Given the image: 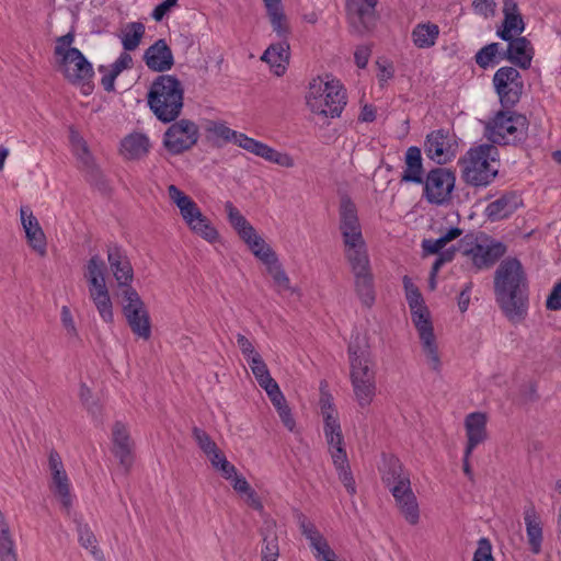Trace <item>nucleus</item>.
<instances>
[{"label":"nucleus","instance_id":"f257e3e1","mask_svg":"<svg viewBox=\"0 0 561 561\" xmlns=\"http://www.w3.org/2000/svg\"><path fill=\"white\" fill-rule=\"evenodd\" d=\"M495 301L512 324L523 322L529 309V284L522 262L506 257L494 273Z\"/></svg>","mask_w":561,"mask_h":561},{"label":"nucleus","instance_id":"f03ea898","mask_svg":"<svg viewBox=\"0 0 561 561\" xmlns=\"http://www.w3.org/2000/svg\"><path fill=\"white\" fill-rule=\"evenodd\" d=\"M75 31L56 38L54 54L58 57L57 64L65 79L73 85L81 87L82 93L89 95L94 89L92 79L94 70L92 64L82 51L71 47L75 42Z\"/></svg>","mask_w":561,"mask_h":561},{"label":"nucleus","instance_id":"7ed1b4c3","mask_svg":"<svg viewBox=\"0 0 561 561\" xmlns=\"http://www.w3.org/2000/svg\"><path fill=\"white\" fill-rule=\"evenodd\" d=\"M379 470L383 484L389 488L404 518L411 525H416L420 519L419 504L409 476L403 474L400 459L394 455L382 454Z\"/></svg>","mask_w":561,"mask_h":561},{"label":"nucleus","instance_id":"20e7f679","mask_svg":"<svg viewBox=\"0 0 561 561\" xmlns=\"http://www.w3.org/2000/svg\"><path fill=\"white\" fill-rule=\"evenodd\" d=\"M402 282L405 291V299L411 311L412 322L419 332L423 351L427 357L431 368L435 371H439L442 364L435 341L430 310L425 305L421 290L413 284L412 279L405 275L403 276Z\"/></svg>","mask_w":561,"mask_h":561},{"label":"nucleus","instance_id":"39448f33","mask_svg":"<svg viewBox=\"0 0 561 561\" xmlns=\"http://www.w3.org/2000/svg\"><path fill=\"white\" fill-rule=\"evenodd\" d=\"M147 103L158 121L168 124L178 119L184 105L181 81L171 75H160L151 83Z\"/></svg>","mask_w":561,"mask_h":561},{"label":"nucleus","instance_id":"423d86ee","mask_svg":"<svg viewBox=\"0 0 561 561\" xmlns=\"http://www.w3.org/2000/svg\"><path fill=\"white\" fill-rule=\"evenodd\" d=\"M351 381L358 404L368 407L376 393L375 371L369 366V351L363 348L358 336L347 347Z\"/></svg>","mask_w":561,"mask_h":561},{"label":"nucleus","instance_id":"0eeeda50","mask_svg":"<svg viewBox=\"0 0 561 561\" xmlns=\"http://www.w3.org/2000/svg\"><path fill=\"white\" fill-rule=\"evenodd\" d=\"M310 111L324 117H339L346 105V91L339 80L312 79L306 95Z\"/></svg>","mask_w":561,"mask_h":561},{"label":"nucleus","instance_id":"6e6552de","mask_svg":"<svg viewBox=\"0 0 561 561\" xmlns=\"http://www.w3.org/2000/svg\"><path fill=\"white\" fill-rule=\"evenodd\" d=\"M528 121L525 115L510 110L500 111L488 123L489 139L497 145H516L527 137Z\"/></svg>","mask_w":561,"mask_h":561},{"label":"nucleus","instance_id":"1a4fd4ad","mask_svg":"<svg viewBox=\"0 0 561 561\" xmlns=\"http://www.w3.org/2000/svg\"><path fill=\"white\" fill-rule=\"evenodd\" d=\"M123 299V314L131 332L138 337L148 341L151 337V320L145 302L135 288L121 293Z\"/></svg>","mask_w":561,"mask_h":561},{"label":"nucleus","instance_id":"9d476101","mask_svg":"<svg viewBox=\"0 0 561 561\" xmlns=\"http://www.w3.org/2000/svg\"><path fill=\"white\" fill-rule=\"evenodd\" d=\"M123 299V314L131 332L138 337L148 341L151 337V320L145 302L135 288L121 293Z\"/></svg>","mask_w":561,"mask_h":561},{"label":"nucleus","instance_id":"9b49d317","mask_svg":"<svg viewBox=\"0 0 561 561\" xmlns=\"http://www.w3.org/2000/svg\"><path fill=\"white\" fill-rule=\"evenodd\" d=\"M499 161V150L494 145L483 144L471 148L459 160L461 175H497L494 163Z\"/></svg>","mask_w":561,"mask_h":561},{"label":"nucleus","instance_id":"f8f14e48","mask_svg":"<svg viewBox=\"0 0 561 561\" xmlns=\"http://www.w3.org/2000/svg\"><path fill=\"white\" fill-rule=\"evenodd\" d=\"M493 84L502 107L505 110L515 107L524 91V81L519 71L515 67H501L493 76Z\"/></svg>","mask_w":561,"mask_h":561},{"label":"nucleus","instance_id":"ddd939ff","mask_svg":"<svg viewBox=\"0 0 561 561\" xmlns=\"http://www.w3.org/2000/svg\"><path fill=\"white\" fill-rule=\"evenodd\" d=\"M171 126L163 135V146L172 154H180L190 150L199 138L198 126L190 119L183 118L171 122Z\"/></svg>","mask_w":561,"mask_h":561},{"label":"nucleus","instance_id":"4468645a","mask_svg":"<svg viewBox=\"0 0 561 561\" xmlns=\"http://www.w3.org/2000/svg\"><path fill=\"white\" fill-rule=\"evenodd\" d=\"M377 3L378 0H345L353 33L363 35L371 30L376 21Z\"/></svg>","mask_w":561,"mask_h":561},{"label":"nucleus","instance_id":"2eb2a0df","mask_svg":"<svg viewBox=\"0 0 561 561\" xmlns=\"http://www.w3.org/2000/svg\"><path fill=\"white\" fill-rule=\"evenodd\" d=\"M404 182L423 184V196L433 205H445L451 199L456 178H401Z\"/></svg>","mask_w":561,"mask_h":561},{"label":"nucleus","instance_id":"dca6fc26","mask_svg":"<svg viewBox=\"0 0 561 561\" xmlns=\"http://www.w3.org/2000/svg\"><path fill=\"white\" fill-rule=\"evenodd\" d=\"M339 214L343 242L345 245H354L352 241L362 240L363 234L356 205L345 193L341 194Z\"/></svg>","mask_w":561,"mask_h":561},{"label":"nucleus","instance_id":"f3484780","mask_svg":"<svg viewBox=\"0 0 561 561\" xmlns=\"http://www.w3.org/2000/svg\"><path fill=\"white\" fill-rule=\"evenodd\" d=\"M107 261L111 271L117 282V286L123 290L134 288L131 282L134 278V270L128 256L122 247L117 244L107 245Z\"/></svg>","mask_w":561,"mask_h":561},{"label":"nucleus","instance_id":"a211bd4d","mask_svg":"<svg viewBox=\"0 0 561 561\" xmlns=\"http://www.w3.org/2000/svg\"><path fill=\"white\" fill-rule=\"evenodd\" d=\"M20 218L23 229L25 231V238L27 244L39 255H46V236L37 220L33 215V211L28 206H22L20 208Z\"/></svg>","mask_w":561,"mask_h":561},{"label":"nucleus","instance_id":"6ab92c4d","mask_svg":"<svg viewBox=\"0 0 561 561\" xmlns=\"http://www.w3.org/2000/svg\"><path fill=\"white\" fill-rule=\"evenodd\" d=\"M424 150L427 158L438 164L447 163L455 156L448 134L443 129L433 130L426 136Z\"/></svg>","mask_w":561,"mask_h":561},{"label":"nucleus","instance_id":"aec40b11","mask_svg":"<svg viewBox=\"0 0 561 561\" xmlns=\"http://www.w3.org/2000/svg\"><path fill=\"white\" fill-rule=\"evenodd\" d=\"M144 61L154 72H165L174 66V57L165 39H158L144 53Z\"/></svg>","mask_w":561,"mask_h":561},{"label":"nucleus","instance_id":"412c9836","mask_svg":"<svg viewBox=\"0 0 561 561\" xmlns=\"http://www.w3.org/2000/svg\"><path fill=\"white\" fill-rule=\"evenodd\" d=\"M112 453L118 458L121 466L126 472L133 466L134 456L131 451V439L126 425L122 421H116L112 428Z\"/></svg>","mask_w":561,"mask_h":561},{"label":"nucleus","instance_id":"4be33fe9","mask_svg":"<svg viewBox=\"0 0 561 561\" xmlns=\"http://www.w3.org/2000/svg\"><path fill=\"white\" fill-rule=\"evenodd\" d=\"M262 537L261 560L277 561L279 557V539L276 522L272 518H265L259 529Z\"/></svg>","mask_w":561,"mask_h":561},{"label":"nucleus","instance_id":"5701e85b","mask_svg":"<svg viewBox=\"0 0 561 561\" xmlns=\"http://www.w3.org/2000/svg\"><path fill=\"white\" fill-rule=\"evenodd\" d=\"M523 205L522 198L515 192H507L485 208V216L492 222L508 218Z\"/></svg>","mask_w":561,"mask_h":561},{"label":"nucleus","instance_id":"b1692460","mask_svg":"<svg viewBox=\"0 0 561 561\" xmlns=\"http://www.w3.org/2000/svg\"><path fill=\"white\" fill-rule=\"evenodd\" d=\"M168 193L170 199L180 209V214L186 225L190 227L202 217V211L197 204L185 193H183L178 186L171 184L168 186Z\"/></svg>","mask_w":561,"mask_h":561},{"label":"nucleus","instance_id":"393cba45","mask_svg":"<svg viewBox=\"0 0 561 561\" xmlns=\"http://www.w3.org/2000/svg\"><path fill=\"white\" fill-rule=\"evenodd\" d=\"M533 57L534 47L530 41L524 36H517L507 45V60L523 70L530 68Z\"/></svg>","mask_w":561,"mask_h":561},{"label":"nucleus","instance_id":"a878e982","mask_svg":"<svg viewBox=\"0 0 561 561\" xmlns=\"http://www.w3.org/2000/svg\"><path fill=\"white\" fill-rule=\"evenodd\" d=\"M467 431V454L486 439V416L482 412L470 413L465 421Z\"/></svg>","mask_w":561,"mask_h":561},{"label":"nucleus","instance_id":"bb28decb","mask_svg":"<svg viewBox=\"0 0 561 561\" xmlns=\"http://www.w3.org/2000/svg\"><path fill=\"white\" fill-rule=\"evenodd\" d=\"M352 242L354 245H345V257L351 266L353 275L370 272V260L364 238Z\"/></svg>","mask_w":561,"mask_h":561},{"label":"nucleus","instance_id":"cd10ccee","mask_svg":"<svg viewBox=\"0 0 561 561\" xmlns=\"http://www.w3.org/2000/svg\"><path fill=\"white\" fill-rule=\"evenodd\" d=\"M289 45L286 42L272 44L261 59L267 62L276 76L284 75L289 59Z\"/></svg>","mask_w":561,"mask_h":561},{"label":"nucleus","instance_id":"c85d7f7f","mask_svg":"<svg viewBox=\"0 0 561 561\" xmlns=\"http://www.w3.org/2000/svg\"><path fill=\"white\" fill-rule=\"evenodd\" d=\"M439 27L432 22L417 23L412 32L411 39L415 47L420 49H427L433 47L439 37Z\"/></svg>","mask_w":561,"mask_h":561},{"label":"nucleus","instance_id":"c756f323","mask_svg":"<svg viewBox=\"0 0 561 561\" xmlns=\"http://www.w3.org/2000/svg\"><path fill=\"white\" fill-rule=\"evenodd\" d=\"M524 520L529 549L533 553L538 554L541 551L542 527L533 505L524 512Z\"/></svg>","mask_w":561,"mask_h":561},{"label":"nucleus","instance_id":"7c9ffc66","mask_svg":"<svg viewBox=\"0 0 561 561\" xmlns=\"http://www.w3.org/2000/svg\"><path fill=\"white\" fill-rule=\"evenodd\" d=\"M506 245L500 241L482 245V250L473 254L472 263L478 270L489 268L506 253Z\"/></svg>","mask_w":561,"mask_h":561},{"label":"nucleus","instance_id":"2f4dec72","mask_svg":"<svg viewBox=\"0 0 561 561\" xmlns=\"http://www.w3.org/2000/svg\"><path fill=\"white\" fill-rule=\"evenodd\" d=\"M149 138L140 133L126 136L121 142V152L127 159H138L149 150Z\"/></svg>","mask_w":561,"mask_h":561},{"label":"nucleus","instance_id":"473e14b6","mask_svg":"<svg viewBox=\"0 0 561 561\" xmlns=\"http://www.w3.org/2000/svg\"><path fill=\"white\" fill-rule=\"evenodd\" d=\"M354 287L363 306L371 308L376 301V290L373 272L354 275Z\"/></svg>","mask_w":561,"mask_h":561},{"label":"nucleus","instance_id":"72a5a7b5","mask_svg":"<svg viewBox=\"0 0 561 561\" xmlns=\"http://www.w3.org/2000/svg\"><path fill=\"white\" fill-rule=\"evenodd\" d=\"M73 522L76 524L79 543L83 548L90 550L91 554L96 560H101L103 558V553L98 548V539L89 524L84 523L81 517H75Z\"/></svg>","mask_w":561,"mask_h":561},{"label":"nucleus","instance_id":"f704fd0d","mask_svg":"<svg viewBox=\"0 0 561 561\" xmlns=\"http://www.w3.org/2000/svg\"><path fill=\"white\" fill-rule=\"evenodd\" d=\"M0 561H18L15 545L10 526L4 514L0 511Z\"/></svg>","mask_w":561,"mask_h":561},{"label":"nucleus","instance_id":"c9c22d12","mask_svg":"<svg viewBox=\"0 0 561 561\" xmlns=\"http://www.w3.org/2000/svg\"><path fill=\"white\" fill-rule=\"evenodd\" d=\"M273 27L279 37H286L289 33L280 0H263Z\"/></svg>","mask_w":561,"mask_h":561},{"label":"nucleus","instance_id":"e433bc0d","mask_svg":"<svg viewBox=\"0 0 561 561\" xmlns=\"http://www.w3.org/2000/svg\"><path fill=\"white\" fill-rule=\"evenodd\" d=\"M50 491L60 499L62 506L67 512L72 506V499L70 494V483L66 471L51 474Z\"/></svg>","mask_w":561,"mask_h":561},{"label":"nucleus","instance_id":"4c0bfd02","mask_svg":"<svg viewBox=\"0 0 561 561\" xmlns=\"http://www.w3.org/2000/svg\"><path fill=\"white\" fill-rule=\"evenodd\" d=\"M225 209L227 211L229 224L236 230L240 239H243L247 234L252 233L254 227L231 202H226Z\"/></svg>","mask_w":561,"mask_h":561},{"label":"nucleus","instance_id":"58836bf2","mask_svg":"<svg viewBox=\"0 0 561 561\" xmlns=\"http://www.w3.org/2000/svg\"><path fill=\"white\" fill-rule=\"evenodd\" d=\"M253 253V255L261 262L266 261L267 257H274L275 251L265 242V240L256 233L254 229L252 233L247 234L241 239Z\"/></svg>","mask_w":561,"mask_h":561},{"label":"nucleus","instance_id":"ea45409f","mask_svg":"<svg viewBox=\"0 0 561 561\" xmlns=\"http://www.w3.org/2000/svg\"><path fill=\"white\" fill-rule=\"evenodd\" d=\"M145 35V25L141 22H130L123 31L122 45L125 51L135 50Z\"/></svg>","mask_w":561,"mask_h":561},{"label":"nucleus","instance_id":"a19ab883","mask_svg":"<svg viewBox=\"0 0 561 561\" xmlns=\"http://www.w3.org/2000/svg\"><path fill=\"white\" fill-rule=\"evenodd\" d=\"M405 170L402 175L417 176L424 175L423 159L421 149L416 146H411L405 152Z\"/></svg>","mask_w":561,"mask_h":561},{"label":"nucleus","instance_id":"79ce46f5","mask_svg":"<svg viewBox=\"0 0 561 561\" xmlns=\"http://www.w3.org/2000/svg\"><path fill=\"white\" fill-rule=\"evenodd\" d=\"M90 297L93 300L102 320L106 323H112L114 314L108 289L104 288V291L95 293L94 296Z\"/></svg>","mask_w":561,"mask_h":561},{"label":"nucleus","instance_id":"37998d69","mask_svg":"<svg viewBox=\"0 0 561 561\" xmlns=\"http://www.w3.org/2000/svg\"><path fill=\"white\" fill-rule=\"evenodd\" d=\"M190 229L201 236L206 241L213 243L218 240L219 233L217 229L211 225L210 220L202 214V217L196 219L192 226H190Z\"/></svg>","mask_w":561,"mask_h":561},{"label":"nucleus","instance_id":"c03bdc74","mask_svg":"<svg viewBox=\"0 0 561 561\" xmlns=\"http://www.w3.org/2000/svg\"><path fill=\"white\" fill-rule=\"evenodd\" d=\"M500 43H490L483 46L474 56L477 65L482 69H488L492 64H499L496 60Z\"/></svg>","mask_w":561,"mask_h":561},{"label":"nucleus","instance_id":"a18cd8bd","mask_svg":"<svg viewBox=\"0 0 561 561\" xmlns=\"http://www.w3.org/2000/svg\"><path fill=\"white\" fill-rule=\"evenodd\" d=\"M208 459L214 469L219 471L226 480L232 479V476L236 474V467L227 460V457L220 449L208 456Z\"/></svg>","mask_w":561,"mask_h":561},{"label":"nucleus","instance_id":"49530a36","mask_svg":"<svg viewBox=\"0 0 561 561\" xmlns=\"http://www.w3.org/2000/svg\"><path fill=\"white\" fill-rule=\"evenodd\" d=\"M323 430L328 445H333V437H336V444L343 443V434L339 417L332 413H328V415L323 416Z\"/></svg>","mask_w":561,"mask_h":561},{"label":"nucleus","instance_id":"de8ad7c7","mask_svg":"<svg viewBox=\"0 0 561 561\" xmlns=\"http://www.w3.org/2000/svg\"><path fill=\"white\" fill-rule=\"evenodd\" d=\"M192 436L197 443L198 447L203 450V453L208 457L213 453H216L218 448L217 444L211 439V437L202 428L194 426L192 428Z\"/></svg>","mask_w":561,"mask_h":561},{"label":"nucleus","instance_id":"09e8293b","mask_svg":"<svg viewBox=\"0 0 561 561\" xmlns=\"http://www.w3.org/2000/svg\"><path fill=\"white\" fill-rule=\"evenodd\" d=\"M206 130L214 136L221 138L225 141H232L237 145V140L239 139V136L242 135V133H238L236 130H232L231 128L227 127L222 123L217 122H209Z\"/></svg>","mask_w":561,"mask_h":561},{"label":"nucleus","instance_id":"8fccbe9b","mask_svg":"<svg viewBox=\"0 0 561 561\" xmlns=\"http://www.w3.org/2000/svg\"><path fill=\"white\" fill-rule=\"evenodd\" d=\"M237 145L243 148L244 150L254 153L261 158H263L264 153L268 152V146L266 144H263L254 138L248 137L244 134L239 136Z\"/></svg>","mask_w":561,"mask_h":561},{"label":"nucleus","instance_id":"3c124183","mask_svg":"<svg viewBox=\"0 0 561 561\" xmlns=\"http://www.w3.org/2000/svg\"><path fill=\"white\" fill-rule=\"evenodd\" d=\"M69 138H70V142H71L72 149L76 152V154L84 163H88V161L90 159V152H89L88 145H87L85 140L73 128H70Z\"/></svg>","mask_w":561,"mask_h":561},{"label":"nucleus","instance_id":"603ef678","mask_svg":"<svg viewBox=\"0 0 561 561\" xmlns=\"http://www.w3.org/2000/svg\"><path fill=\"white\" fill-rule=\"evenodd\" d=\"M247 362L257 383L264 381V379L271 376L267 365L265 364L260 354H254V357L248 359Z\"/></svg>","mask_w":561,"mask_h":561},{"label":"nucleus","instance_id":"864d4df0","mask_svg":"<svg viewBox=\"0 0 561 561\" xmlns=\"http://www.w3.org/2000/svg\"><path fill=\"white\" fill-rule=\"evenodd\" d=\"M456 245L459 252L463 255L471 256L472 260L473 254L477 253V251L482 250V244L478 243L477 239L471 233L462 237Z\"/></svg>","mask_w":561,"mask_h":561},{"label":"nucleus","instance_id":"5fc2aeb1","mask_svg":"<svg viewBox=\"0 0 561 561\" xmlns=\"http://www.w3.org/2000/svg\"><path fill=\"white\" fill-rule=\"evenodd\" d=\"M472 561H495L492 554V545L488 538L482 537L478 540V548L473 553Z\"/></svg>","mask_w":561,"mask_h":561},{"label":"nucleus","instance_id":"6e6d98bb","mask_svg":"<svg viewBox=\"0 0 561 561\" xmlns=\"http://www.w3.org/2000/svg\"><path fill=\"white\" fill-rule=\"evenodd\" d=\"M335 469L337 471L339 479L344 484L348 494L354 495L356 493V485L350 463L345 466H339Z\"/></svg>","mask_w":561,"mask_h":561},{"label":"nucleus","instance_id":"4d7b16f0","mask_svg":"<svg viewBox=\"0 0 561 561\" xmlns=\"http://www.w3.org/2000/svg\"><path fill=\"white\" fill-rule=\"evenodd\" d=\"M263 158L266 161L276 163L282 167L290 168L294 165V159L284 152H279L268 146V152L264 153Z\"/></svg>","mask_w":561,"mask_h":561},{"label":"nucleus","instance_id":"13d9d810","mask_svg":"<svg viewBox=\"0 0 561 561\" xmlns=\"http://www.w3.org/2000/svg\"><path fill=\"white\" fill-rule=\"evenodd\" d=\"M106 265L100 255H93L87 264V273L84 276H95L98 278L105 277Z\"/></svg>","mask_w":561,"mask_h":561},{"label":"nucleus","instance_id":"bf43d9fd","mask_svg":"<svg viewBox=\"0 0 561 561\" xmlns=\"http://www.w3.org/2000/svg\"><path fill=\"white\" fill-rule=\"evenodd\" d=\"M310 547L317 551L316 558L320 560L322 556L325 553H331V548L327 541V539L320 534H316L314 536H309Z\"/></svg>","mask_w":561,"mask_h":561},{"label":"nucleus","instance_id":"052dcab7","mask_svg":"<svg viewBox=\"0 0 561 561\" xmlns=\"http://www.w3.org/2000/svg\"><path fill=\"white\" fill-rule=\"evenodd\" d=\"M61 322L64 328L67 330V334L69 335V337L76 339L77 341L80 342L81 340L75 325L71 311L67 306H64L61 308Z\"/></svg>","mask_w":561,"mask_h":561},{"label":"nucleus","instance_id":"680f3d73","mask_svg":"<svg viewBox=\"0 0 561 561\" xmlns=\"http://www.w3.org/2000/svg\"><path fill=\"white\" fill-rule=\"evenodd\" d=\"M546 308L551 311L561 310V280L553 285L547 297Z\"/></svg>","mask_w":561,"mask_h":561},{"label":"nucleus","instance_id":"e2e57ef3","mask_svg":"<svg viewBox=\"0 0 561 561\" xmlns=\"http://www.w3.org/2000/svg\"><path fill=\"white\" fill-rule=\"evenodd\" d=\"M327 381H322L321 382V386H320V392H321V396H320V408H321V413L323 416L328 415V413H332L334 412L335 410V407H334V403H333V398L331 396L330 392L325 391L324 388L327 387Z\"/></svg>","mask_w":561,"mask_h":561},{"label":"nucleus","instance_id":"0e129e2a","mask_svg":"<svg viewBox=\"0 0 561 561\" xmlns=\"http://www.w3.org/2000/svg\"><path fill=\"white\" fill-rule=\"evenodd\" d=\"M446 242L443 240L442 237L433 240V239H424L422 241V249L424 255H438L443 249L446 247Z\"/></svg>","mask_w":561,"mask_h":561},{"label":"nucleus","instance_id":"69168bd1","mask_svg":"<svg viewBox=\"0 0 561 561\" xmlns=\"http://www.w3.org/2000/svg\"><path fill=\"white\" fill-rule=\"evenodd\" d=\"M92 399V392L90 388L87 387L85 383H81L80 386V400L87 407L88 411L93 415L100 412V407Z\"/></svg>","mask_w":561,"mask_h":561},{"label":"nucleus","instance_id":"338daca9","mask_svg":"<svg viewBox=\"0 0 561 561\" xmlns=\"http://www.w3.org/2000/svg\"><path fill=\"white\" fill-rule=\"evenodd\" d=\"M131 67H133V58L128 53L124 51L119 55V57L111 66L110 71L118 77L124 70L129 69Z\"/></svg>","mask_w":561,"mask_h":561},{"label":"nucleus","instance_id":"774afa93","mask_svg":"<svg viewBox=\"0 0 561 561\" xmlns=\"http://www.w3.org/2000/svg\"><path fill=\"white\" fill-rule=\"evenodd\" d=\"M502 24L514 31V34L520 35L525 30V23L523 21L522 15H511L506 14L504 16Z\"/></svg>","mask_w":561,"mask_h":561}]
</instances>
